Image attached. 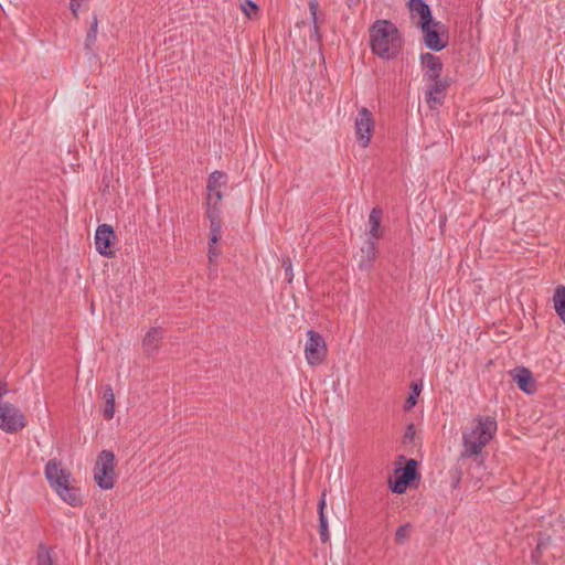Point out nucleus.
<instances>
[{
    "label": "nucleus",
    "instance_id": "obj_3",
    "mask_svg": "<svg viewBox=\"0 0 565 565\" xmlns=\"http://www.w3.org/2000/svg\"><path fill=\"white\" fill-rule=\"evenodd\" d=\"M370 40L373 53L382 58L394 57L402 45L397 29L386 20H379L371 26Z\"/></svg>",
    "mask_w": 565,
    "mask_h": 565
},
{
    "label": "nucleus",
    "instance_id": "obj_9",
    "mask_svg": "<svg viewBox=\"0 0 565 565\" xmlns=\"http://www.w3.org/2000/svg\"><path fill=\"white\" fill-rule=\"evenodd\" d=\"M425 44L435 51H440L447 45L445 26L443 23L433 20L422 28Z\"/></svg>",
    "mask_w": 565,
    "mask_h": 565
},
{
    "label": "nucleus",
    "instance_id": "obj_31",
    "mask_svg": "<svg viewBox=\"0 0 565 565\" xmlns=\"http://www.w3.org/2000/svg\"><path fill=\"white\" fill-rule=\"evenodd\" d=\"M96 32H97V18L95 17L94 21L92 23V26H90V31L88 33V38H95Z\"/></svg>",
    "mask_w": 565,
    "mask_h": 565
},
{
    "label": "nucleus",
    "instance_id": "obj_15",
    "mask_svg": "<svg viewBox=\"0 0 565 565\" xmlns=\"http://www.w3.org/2000/svg\"><path fill=\"white\" fill-rule=\"evenodd\" d=\"M513 381L525 394L535 393L537 386L532 373L525 367H518L511 372Z\"/></svg>",
    "mask_w": 565,
    "mask_h": 565
},
{
    "label": "nucleus",
    "instance_id": "obj_32",
    "mask_svg": "<svg viewBox=\"0 0 565 565\" xmlns=\"http://www.w3.org/2000/svg\"><path fill=\"white\" fill-rule=\"evenodd\" d=\"M420 393V387L417 383H413L412 384V394H415L416 396H418Z\"/></svg>",
    "mask_w": 565,
    "mask_h": 565
},
{
    "label": "nucleus",
    "instance_id": "obj_28",
    "mask_svg": "<svg viewBox=\"0 0 565 565\" xmlns=\"http://www.w3.org/2000/svg\"><path fill=\"white\" fill-rule=\"evenodd\" d=\"M39 565H53L50 554H47V553L40 554Z\"/></svg>",
    "mask_w": 565,
    "mask_h": 565
},
{
    "label": "nucleus",
    "instance_id": "obj_1",
    "mask_svg": "<svg viewBox=\"0 0 565 565\" xmlns=\"http://www.w3.org/2000/svg\"><path fill=\"white\" fill-rule=\"evenodd\" d=\"M45 478L56 493V495L65 503L72 507L82 504V492L76 486L72 472L64 468L56 459H51L45 465Z\"/></svg>",
    "mask_w": 565,
    "mask_h": 565
},
{
    "label": "nucleus",
    "instance_id": "obj_20",
    "mask_svg": "<svg viewBox=\"0 0 565 565\" xmlns=\"http://www.w3.org/2000/svg\"><path fill=\"white\" fill-rule=\"evenodd\" d=\"M554 308L559 318L565 322V287L558 286L553 297Z\"/></svg>",
    "mask_w": 565,
    "mask_h": 565
},
{
    "label": "nucleus",
    "instance_id": "obj_5",
    "mask_svg": "<svg viewBox=\"0 0 565 565\" xmlns=\"http://www.w3.org/2000/svg\"><path fill=\"white\" fill-rule=\"evenodd\" d=\"M307 340L303 344V354L306 362L310 366L321 365L327 358L328 348L321 334L313 330L307 331Z\"/></svg>",
    "mask_w": 565,
    "mask_h": 565
},
{
    "label": "nucleus",
    "instance_id": "obj_24",
    "mask_svg": "<svg viewBox=\"0 0 565 565\" xmlns=\"http://www.w3.org/2000/svg\"><path fill=\"white\" fill-rule=\"evenodd\" d=\"M412 525L409 523L402 524L397 527L394 540L398 544H404L411 536Z\"/></svg>",
    "mask_w": 565,
    "mask_h": 565
},
{
    "label": "nucleus",
    "instance_id": "obj_11",
    "mask_svg": "<svg viewBox=\"0 0 565 565\" xmlns=\"http://www.w3.org/2000/svg\"><path fill=\"white\" fill-rule=\"evenodd\" d=\"M209 247H207V257L209 262L213 263L220 255V248L217 247V243L221 238L222 234V223L218 217V213L215 210H211L209 212Z\"/></svg>",
    "mask_w": 565,
    "mask_h": 565
},
{
    "label": "nucleus",
    "instance_id": "obj_14",
    "mask_svg": "<svg viewBox=\"0 0 565 565\" xmlns=\"http://www.w3.org/2000/svg\"><path fill=\"white\" fill-rule=\"evenodd\" d=\"M409 10L412 21L420 29L434 20L428 6L422 0H411Z\"/></svg>",
    "mask_w": 565,
    "mask_h": 565
},
{
    "label": "nucleus",
    "instance_id": "obj_2",
    "mask_svg": "<svg viewBox=\"0 0 565 565\" xmlns=\"http://www.w3.org/2000/svg\"><path fill=\"white\" fill-rule=\"evenodd\" d=\"M498 430L497 420L492 416H478L469 422L462 430V456L471 457L481 454L482 449L494 437Z\"/></svg>",
    "mask_w": 565,
    "mask_h": 565
},
{
    "label": "nucleus",
    "instance_id": "obj_17",
    "mask_svg": "<svg viewBox=\"0 0 565 565\" xmlns=\"http://www.w3.org/2000/svg\"><path fill=\"white\" fill-rule=\"evenodd\" d=\"M163 332L160 328H151L145 335L143 348L147 352H153L158 349Z\"/></svg>",
    "mask_w": 565,
    "mask_h": 565
},
{
    "label": "nucleus",
    "instance_id": "obj_29",
    "mask_svg": "<svg viewBox=\"0 0 565 565\" xmlns=\"http://www.w3.org/2000/svg\"><path fill=\"white\" fill-rule=\"evenodd\" d=\"M417 397L415 394H412L408 396V398L406 399V403H405V409L409 411L411 408H413L416 403H417Z\"/></svg>",
    "mask_w": 565,
    "mask_h": 565
},
{
    "label": "nucleus",
    "instance_id": "obj_12",
    "mask_svg": "<svg viewBox=\"0 0 565 565\" xmlns=\"http://www.w3.org/2000/svg\"><path fill=\"white\" fill-rule=\"evenodd\" d=\"M116 235L113 227L108 224H102L95 233L96 250L105 257H111L115 254L114 244Z\"/></svg>",
    "mask_w": 565,
    "mask_h": 565
},
{
    "label": "nucleus",
    "instance_id": "obj_26",
    "mask_svg": "<svg viewBox=\"0 0 565 565\" xmlns=\"http://www.w3.org/2000/svg\"><path fill=\"white\" fill-rule=\"evenodd\" d=\"M444 95L431 94L430 90L426 92V102L430 108H436L443 103Z\"/></svg>",
    "mask_w": 565,
    "mask_h": 565
},
{
    "label": "nucleus",
    "instance_id": "obj_18",
    "mask_svg": "<svg viewBox=\"0 0 565 565\" xmlns=\"http://www.w3.org/2000/svg\"><path fill=\"white\" fill-rule=\"evenodd\" d=\"M369 235L375 239L382 236L381 210L379 209H373L369 215Z\"/></svg>",
    "mask_w": 565,
    "mask_h": 565
},
{
    "label": "nucleus",
    "instance_id": "obj_33",
    "mask_svg": "<svg viewBox=\"0 0 565 565\" xmlns=\"http://www.w3.org/2000/svg\"><path fill=\"white\" fill-rule=\"evenodd\" d=\"M286 276L288 277L289 280L292 279V269L290 265L286 266Z\"/></svg>",
    "mask_w": 565,
    "mask_h": 565
},
{
    "label": "nucleus",
    "instance_id": "obj_25",
    "mask_svg": "<svg viewBox=\"0 0 565 565\" xmlns=\"http://www.w3.org/2000/svg\"><path fill=\"white\" fill-rule=\"evenodd\" d=\"M308 7H309L310 14H311L312 23H313V30H315V33H317L318 32L317 13H318V9H319L318 0H309Z\"/></svg>",
    "mask_w": 565,
    "mask_h": 565
},
{
    "label": "nucleus",
    "instance_id": "obj_19",
    "mask_svg": "<svg viewBox=\"0 0 565 565\" xmlns=\"http://www.w3.org/2000/svg\"><path fill=\"white\" fill-rule=\"evenodd\" d=\"M104 409L103 414L106 419H111L115 414V394L110 386L104 388L103 394Z\"/></svg>",
    "mask_w": 565,
    "mask_h": 565
},
{
    "label": "nucleus",
    "instance_id": "obj_22",
    "mask_svg": "<svg viewBox=\"0 0 565 565\" xmlns=\"http://www.w3.org/2000/svg\"><path fill=\"white\" fill-rule=\"evenodd\" d=\"M427 82V90H430L431 94H440L444 95L445 90L449 86V79L447 77H441L437 79H428Z\"/></svg>",
    "mask_w": 565,
    "mask_h": 565
},
{
    "label": "nucleus",
    "instance_id": "obj_6",
    "mask_svg": "<svg viewBox=\"0 0 565 565\" xmlns=\"http://www.w3.org/2000/svg\"><path fill=\"white\" fill-rule=\"evenodd\" d=\"M374 129L373 114L366 107H361L354 118V134L360 147L367 148L370 146Z\"/></svg>",
    "mask_w": 565,
    "mask_h": 565
},
{
    "label": "nucleus",
    "instance_id": "obj_4",
    "mask_svg": "<svg viewBox=\"0 0 565 565\" xmlns=\"http://www.w3.org/2000/svg\"><path fill=\"white\" fill-rule=\"evenodd\" d=\"M94 480L102 489L114 488L116 482L115 455L109 450H103L97 456L94 467Z\"/></svg>",
    "mask_w": 565,
    "mask_h": 565
},
{
    "label": "nucleus",
    "instance_id": "obj_27",
    "mask_svg": "<svg viewBox=\"0 0 565 565\" xmlns=\"http://www.w3.org/2000/svg\"><path fill=\"white\" fill-rule=\"evenodd\" d=\"M87 0H71V10L75 17L77 15L81 6Z\"/></svg>",
    "mask_w": 565,
    "mask_h": 565
},
{
    "label": "nucleus",
    "instance_id": "obj_13",
    "mask_svg": "<svg viewBox=\"0 0 565 565\" xmlns=\"http://www.w3.org/2000/svg\"><path fill=\"white\" fill-rule=\"evenodd\" d=\"M420 62L425 81L441 78L443 63L438 56L431 53L422 54Z\"/></svg>",
    "mask_w": 565,
    "mask_h": 565
},
{
    "label": "nucleus",
    "instance_id": "obj_30",
    "mask_svg": "<svg viewBox=\"0 0 565 565\" xmlns=\"http://www.w3.org/2000/svg\"><path fill=\"white\" fill-rule=\"evenodd\" d=\"M546 547L545 543H539L536 551L532 555V559L535 564H539V553H541Z\"/></svg>",
    "mask_w": 565,
    "mask_h": 565
},
{
    "label": "nucleus",
    "instance_id": "obj_7",
    "mask_svg": "<svg viewBox=\"0 0 565 565\" xmlns=\"http://www.w3.org/2000/svg\"><path fill=\"white\" fill-rule=\"evenodd\" d=\"M25 426L26 418L19 407L10 403H0V429L13 434Z\"/></svg>",
    "mask_w": 565,
    "mask_h": 565
},
{
    "label": "nucleus",
    "instance_id": "obj_21",
    "mask_svg": "<svg viewBox=\"0 0 565 565\" xmlns=\"http://www.w3.org/2000/svg\"><path fill=\"white\" fill-rule=\"evenodd\" d=\"M363 258L360 262V267L370 268L374 259L376 258V247L374 243H370L365 248L361 249Z\"/></svg>",
    "mask_w": 565,
    "mask_h": 565
},
{
    "label": "nucleus",
    "instance_id": "obj_8",
    "mask_svg": "<svg viewBox=\"0 0 565 565\" xmlns=\"http://www.w3.org/2000/svg\"><path fill=\"white\" fill-rule=\"evenodd\" d=\"M227 178L223 172L214 171L209 180H207V211L206 214L209 215V212L211 210H216L220 214V207L218 203L222 200V188L226 184Z\"/></svg>",
    "mask_w": 565,
    "mask_h": 565
},
{
    "label": "nucleus",
    "instance_id": "obj_23",
    "mask_svg": "<svg viewBox=\"0 0 565 565\" xmlns=\"http://www.w3.org/2000/svg\"><path fill=\"white\" fill-rule=\"evenodd\" d=\"M239 8L248 19H255L258 15V7L250 0H241Z\"/></svg>",
    "mask_w": 565,
    "mask_h": 565
},
{
    "label": "nucleus",
    "instance_id": "obj_16",
    "mask_svg": "<svg viewBox=\"0 0 565 565\" xmlns=\"http://www.w3.org/2000/svg\"><path fill=\"white\" fill-rule=\"evenodd\" d=\"M326 507H327V500H326V493H322L321 499L319 501L318 508H319V533L321 541L323 543L328 542L330 540V533H329V523L326 515Z\"/></svg>",
    "mask_w": 565,
    "mask_h": 565
},
{
    "label": "nucleus",
    "instance_id": "obj_10",
    "mask_svg": "<svg viewBox=\"0 0 565 565\" xmlns=\"http://www.w3.org/2000/svg\"><path fill=\"white\" fill-rule=\"evenodd\" d=\"M416 461L411 459L403 468L394 472V479L390 481V488L393 492L402 494L406 491L411 481L416 477Z\"/></svg>",
    "mask_w": 565,
    "mask_h": 565
}]
</instances>
